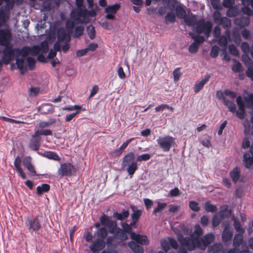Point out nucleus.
<instances>
[{"label":"nucleus","mask_w":253,"mask_h":253,"mask_svg":"<svg viewBox=\"0 0 253 253\" xmlns=\"http://www.w3.org/2000/svg\"><path fill=\"white\" fill-rule=\"evenodd\" d=\"M131 208L133 211V213L131 214L132 221H137L142 214V211L141 210L135 211V208L133 206H131Z\"/></svg>","instance_id":"39"},{"label":"nucleus","mask_w":253,"mask_h":253,"mask_svg":"<svg viewBox=\"0 0 253 253\" xmlns=\"http://www.w3.org/2000/svg\"><path fill=\"white\" fill-rule=\"evenodd\" d=\"M228 49L229 52L234 55V56H238L239 55V51L237 47L233 44H230L228 46Z\"/></svg>","instance_id":"57"},{"label":"nucleus","mask_w":253,"mask_h":253,"mask_svg":"<svg viewBox=\"0 0 253 253\" xmlns=\"http://www.w3.org/2000/svg\"><path fill=\"white\" fill-rule=\"evenodd\" d=\"M23 164L31 173H36L34 167L32 164V158L31 157L26 156L24 157L23 160Z\"/></svg>","instance_id":"22"},{"label":"nucleus","mask_w":253,"mask_h":253,"mask_svg":"<svg viewBox=\"0 0 253 253\" xmlns=\"http://www.w3.org/2000/svg\"><path fill=\"white\" fill-rule=\"evenodd\" d=\"M134 154L133 152H129L124 157L122 163V167H126V170L131 178L138 168L137 163L134 161Z\"/></svg>","instance_id":"4"},{"label":"nucleus","mask_w":253,"mask_h":253,"mask_svg":"<svg viewBox=\"0 0 253 253\" xmlns=\"http://www.w3.org/2000/svg\"><path fill=\"white\" fill-rule=\"evenodd\" d=\"M130 237L132 240L135 241L137 243L142 245L148 244L149 242L146 236L141 235L140 234H137L134 232H131L130 233Z\"/></svg>","instance_id":"17"},{"label":"nucleus","mask_w":253,"mask_h":253,"mask_svg":"<svg viewBox=\"0 0 253 253\" xmlns=\"http://www.w3.org/2000/svg\"><path fill=\"white\" fill-rule=\"evenodd\" d=\"M212 28L211 22H205L204 19L199 20L195 27L193 28V30L199 34L204 33L205 36L208 37L210 34Z\"/></svg>","instance_id":"7"},{"label":"nucleus","mask_w":253,"mask_h":253,"mask_svg":"<svg viewBox=\"0 0 253 253\" xmlns=\"http://www.w3.org/2000/svg\"><path fill=\"white\" fill-rule=\"evenodd\" d=\"M167 206V204L165 203H158V207L155 208L153 211V213L156 214L158 212H161Z\"/></svg>","instance_id":"53"},{"label":"nucleus","mask_w":253,"mask_h":253,"mask_svg":"<svg viewBox=\"0 0 253 253\" xmlns=\"http://www.w3.org/2000/svg\"><path fill=\"white\" fill-rule=\"evenodd\" d=\"M105 246V242L103 240L97 239L94 243L90 245L89 249L93 252L102 250Z\"/></svg>","instance_id":"18"},{"label":"nucleus","mask_w":253,"mask_h":253,"mask_svg":"<svg viewBox=\"0 0 253 253\" xmlns=\"http://www.w3.org/2000/svg\"><path fill=\"white\" fill-rule=\"evenodd\" d=\"M189 35L191 36L192 39L194 40V42L198 43L199 45H200L201 43H203L205 41V38L203 36H196L191 32L189 33Z\"/></svg>","instance_id":"40"},{"label":"nucleus","mask_w":253,"mask_h":253,"mask_svg":"<svg viewBox=\"0 0 253 253\" xmlns=\"http://www.w3.org/2000/svg\"><path fill=\"white\" fill-rule=\"evenodd\" d=\"M98 239L104 240L107 235V230L105 227H101L95 233Z\"/></svg>","instance_id":"30"},{"label":"nucleus","mask_w":253,"mask_h":253,"mask_svg":"<svg viewBox=\"0 0 253 253\" xmlns=\"http://www.w3.org/2000/svg\"><path fill=\"white\" fill-rule=\"evenodd\" d=\"M161 245L166 253L170 249V247L175 249L178 248V244L176 240L172 238H169L168 240L163 239L161 241Z\"/></svg>","instance_id":"15"},{"label":"nucleus","mask_w":253,"mask_h":253,"mask_svg":"<svg viewBox=\"0 0 253 253\" xmlns=\"http://www.w3.org/2000/svg\"><path fill=\"white\" fill-rule=\"evenodd\" d=\"M223 230L222 234V239L223 242L230 241L233 236V229L228 221L223 223Z\"/></svg>","instance_id":"12"},{"label":"nucleus","mask_w":253,"mask_h":253,"mask_svg":"<svg viewBox=\"0 0 253 253\" xmlns=\"http://www.w3.org/2000/svg\"><path fill=\"white\" fill-rule=\"evenodd\" d=\"M243 163L246 168H250L253 164V157L248 153H245L244 155Z\"/></svg>","instance_id":"28"},{"label":"nucleus","mask_w":253,"mask_h":253,"mask_svg":"<svg viewBox=\"0 0 253 253\" xmlns=\"http://www.w3.org/2000/svg\"><path fill=\"white\" fill-rule=\"evenodd\" d=\"M182 74L180 72V68H177L173 71V76L174 82H177L180 79Z\"/></svg>","instance_id":"48"},{"label":"nucleus","mask_w":253,"mask_h":253,"mask_svg":"<svg viewBox=\"0 0 253 253\" xmlns=\"http://www.w3.org/2000/svg\"><path fill=\"white\" fill-rule=\"evenodd\" d=\"M56 122V120L54 118H50L47 122H41L39 125V127L44 128L47 126H49L50 125L55 124Z\"/></svg>","instance_id":"41"},{"label":"nucleus","mask_w":253,"mask_h":253,"mask_svg":"<svg viewBox=\"0 0 253 253\" xmlns=\"http://www.w3.org/2000/svg\"><path fill=\"white\" fill-rule=\"evenodd\" d=\"M86 31L89 38L91 40L94 39L95 37V31L94 27L91 25H89L86 28Z\"/></svg>","instance_id":"45"},{"label":"nucleus","mask_w":253,"mask_h":253,"mask_svg":"<svg viewBox=\"0 0 253 253\" xmlns=\"http://www.w3.org/2000/svg\"><path fill=\"white\" fill-rule=\"evenodd\" d=\"M151 155L149 154H143L137 157V161L138 162L146 161L149 160L151 158Z\"/></svg>","instance_id":"61"},{"label":"nucleus","mask_w":253,"mask_h":253,"mask_svg":"<svg viewBox=\"0 0 253 253\" xmlns=\"http://www.w3.org/2000/svg\"><path fill=\"white\" fill-rule=\"evenodd\" d=\"M234 23L240 28L248 26L250 24V18L248 17L236 18L234 20Z\"/></svg>","instance_id":"20"},{"label":"nucleus","mask_w":253,"mask_h":253,"mask_svg":"<svg viewBox=\"0 0 253 253\" xmlns=\"http://www.w3.org/2000/svg\"><path fill=\"white\" fill-rule=\"evenodd\" d=\"M129 215L128 211H123L122 213L114 212L113 217L118 220H123L127 218Z\"/></svg>","instance_id":"34"},{"label":"nucleus","mask_w":253,"mask_h":253,"mask_svg":"<svg viewBox=\"0 0 253 253\" xmlns=\"http://www.w3.org/2000/svg\"><path fill=\"white\" fill-rule=\"evenodd\" d=\"M116 236L119 239L122 241L126 240L127 239V236L126 234V233L120 229H119Z\"/></svg>","instance_id":"51"},{"label":"nucleus","mask_w":253,"mask_h":253,"mask_svg":"<svg viewBox=\"0 0 253 253\" xmlns=\"http://www.w3.org/2000/svg\"><path fill=\"white\" fill-rule=\"evenodd\" d=\"M184 22L188 26L195 27L198 21L196 19V17L192 14L188 15L184 18Z\"/></svg>","instance_id":"24"},{"label":"nucleus","mask_w":253,"mask_h":253,"mask_svg":"<svg viewBox=\"0 0 253 253\" xmlns=\"http://www.w3.org/2000/svg\"><path fill=\"white\" fill-rule=\"evenodd\" d=\"M61 49V45L60 42H56L53 45V48H51L48 54L47 57L50 59L53 58L56 55L57 51Z\"/></svg>","instance_id":"26"},{"label":"nucleus","mask_w":253,"mask_h":253,"mask_svg":"<svg viewBox=\"0 0 253 253\" xmlns=\"http://www.w3.org/2000/svg\"><path fill=\"white\" fill-rule=\"evenodd\" d=\"M203 233V231L200 226L199 225H196L195 226V230L191 239L196 237L200 238V237L202 235Z\"/></svg>","instance_id":"42"},{"label":"nucleus","mask_w":253,"mask_h":253,"mask_svg":"<svg viewBox=\"0 0 253 253\" xmlns=\"http://www.w3.org/2000/svg\"><path fill=\"white\" fill-rule=\"evenodd\" d=\"M71 17H72L71 16ZM73 20V21H69L68 20V21H67L66 22V27L67 28V29H68V32L71 33L74 27H75V23L76 24H79L80 23H78L77 22V21H75V20L72 18Z\"/></svg>","instance_id":"47"},{"label":"nucleus","mask_w":253,"mask_h":253,"mask_svg":"<svg viewBox=\"0 0 253 253\" xmlns=\"http://www.w3.org/2000/svg\"><path fill=\"white\" fill-rule=\"evenodd\" d=\"M58 42H68L70 41L71 36L70 33H67L64 29H60L57 32Z\"/></svg>","instance_id":"19"},{"label":"nucleus","mask_w":253,"mask_h":253,"mask_svg":"<svg viewBox=\"0 0 253 253\" xmlns=\"http://www.w3.org/2000/svg\"><path fill=\"white\" fill-rule=\"evenodd\" d=\"M224 104L228 107L229 110L234 113L236 111V106L234 100H230L228 98H223Z\"/></svg>","instance_id":"25"},{"label":"nucleus","mask_w":253,"mask_h":253,"mask_svg":"<svg viewBox=\"0 0 253 253\" xmlns=\"http://www.w3.org/2000/svg\"><path fill=\"white\" fill-rule=\"evenodd\" d=\"M157 142L164 152L169 151L175 144V138L169 135L160 136L157 139Z\"/></svg>","instance_id":"8"},{"label":"nucleus","mask_w":253,"mask_h":253,"mask_svg":"<svg viewBox=\"0 0 253 253\" xmlns=\"http://www.w3.org/2000/svg\"><path fill=\"white\" fill-rule=\"evenodd\" d=\"M100 221L102 225L108 228L110 233H113L114 232L117 227V223L115 221L110 220L105 215L101 216Z\"/></svg>","instance_id":"13"},{"label":"nucleus","mask_w":253,"mask_h":253,"mask_svg":"<svg viewBox=\"0 0 253 253\" xmlns=\"http://www.w3.org/2000/svg\"><path fill=\"white\" fill-rule=\"evenodd\" d=\"M128 246L135 253H143L144 252L143 248L133 241L128 243Z\"/></svg>","instance_id":"31"},{"label":"nucleus","mask_w":253,"mask_h":253,"mask_svg":"<svg viewBox=\"0 0 253 253\" xmlns=\"http://www.w3.org/2000/svg\"><path fill=\"white\" fill-rule=\"evenodd\" d=\"M40 146L39 141L37 138H33L30 141L29 147L32 150L37 151L39 150Z\"/></svg>","instance_id":"37"},{"label":"nucleus","mask_w":253,"mask_h":253,"mask_svg":"<svg viewBox=\"0 0 253 253\" xmlns=\"http://www.w3.org/2000/svg\"><path fill=\"white\" fill-rule=\"evenodd\" d=\"M165 19L167 21L174 22L175 20V16L174 13L172 12L168 13L166 16Z\"/></svg>","instance_id":"63"},{"label":"nucleus","mask_w":253,"mask_h":253,"mask_svg":"<svg viewBox=\"0 0 253 253\" xmlns=\"http://www.w3.org/2000/svg\"><path fill=\"white\" fill-rule=\"evenodd\" d=\"M26 226L31 233L37 232L41 228V224L38 216L33 218L27 217Z\"/></svg>","instance_id":"10"},{"label":"nucleus","mask_w":253,"mask_h":253,"mask_svg":"<svg viewBox=\"0 0 253 253\" xmlns=\"http://www.w3.org/2000/svg\"><path fill=\"white\" fill-rule=\"evenodd\" d=\"M50 189V186L47 184H42L37 187V194L41 196L43 193L47 192Z\"/></svg>","instance_id":"33"},{"label":"nucleus","mask_w":253,"mask_h":253,"mask_svg":"<svg viewBox=\"0 0 253 253\" xmlns=\"http://www.w3.org/2000/svg\"><path fill=\"white\" fill-rule=\"evenodd\" d=\"M165 109H168L171 111H173V108L167 104H161L155 108L156 112H160L163 111Z\"/></svg>","instance_id":"56"},{"label":"nucleus","mask_w":253,"mask_h":253,"mask_svg":"<svg viewBox=\"0 0 253 253\" xmlns=\"http://www.w3.org/2000/svg\"><path fill=\"white\" fill-rule=\"evenodd\" d=\"M243 239V234H236L233 240V246L237 248L242 244Z\"/></svg>","instance_id":"29"},{"label":"nucleus","mask_w":253,"mask_h":253,"mask_svg":"<svg viewBox=\"0 0 253 253\" xmlns=\"http://www.w3.org/2000/svg\"><path fill=\"white\" fill-rule=\"evenodd\" d=\"M41 51V47L39 45H34L31 47L25 46L21 49L22 54L24 55H36Z\"/></svg>","instance_id":"16"},{"label":"nucleus","mask_w":253,"mask_h":253,"mask_svg":"<svg viewBox=\"0 0 253 253\" xmlns=\"http://www.w3.org/2000/svg\"><path fill=\"white\" fill-rule=\"evenodd\" d=\"M228 9L226 12V15L227 16L230 17H233L236 16L239 12L238 9L235 6H231L228 7Z\"/></svg>","instance_id":"36"},{"label":"nucleus","mask_w":253,"mask_h":253,"mask_svg":"<svg viewBox=\"0 0 253 253\" xmlns=\"http://www.w3.org/2000/svg\"><path fill=\"white\" fill-rule=\"evenodd\" d=\"M241 35L245 40H251L252 39L251 33L250 31L247 29H243L241 31Z\"/></svg>","instance_id":"50"},{"label":"nucleus","mask_w":253,"mask_h":253,"mask_svg":"<svg viewBox=\"0 0 253 253\" xmlns=\"http://www.w3.org/2000/svg\"><path fill=\"white\" fill-rule=\"evenodd\" d=\"M219 48L216 46L214 45L212 47L211 52L210 53L211 56L212 58H215L218 56Z\"/></svg>","instance_id":"60"},{"label":"nucleus","mask_w":253,"mask_h":253,"mask_svg":"<svg viewBox=\"0 0 253 253\" xmlns=\"http://www.w3.org/2000/svg\"><path fill=\"white\" fill-rule=\"evenodd\" d=\"M215 237L211 233H209L202 238H193L190 239L189 237H184L182 235L178 236V240L182 245L185 246L189 251L194 250L196 247L204 250L208 246L212 243Z\"/></svg>","instance_id":"1"},{"label":"nucleus","mask_w":253,"mask_h":253,"mask_svg":"<svg viewBox=\"0 0 253 253\" xmlns=\"http://www.w3.org/2000/svg\"><path fill=\"white\" fill-rule=\"evenodd\" d=\"M214 22L218 24L223 17L221 16V13L218 11H215L212 15Z\"/></svg>","instance_id":"49"},{"label":"nucleus","mask_w":253,"mask_h":253,"mask_svg":"<svg viewBox=\"0 0 253 253\" xmlns=\"http://www.w3.org/2000/svg\"><path fill=\"white\" fill-rule=\"evenodd\" d=\"M22 54L21 49L19 48H8L7 46L3 50L2 59L5 64H9L14 57L19 58Z\"/></svg>","instance_id":"6"},{"label":"nucleus","mask_w":253,"mask_h":253,"mask_svg":"<svg viewBox=\"0 0 253 253\" xmlns=\"http://www.w3.org/2000/svg\"><path fill=\"white\" fill-rule=\"evenodd\" d=\"M232 219L234 221V226L236 231L238 232L239 234H244L245 229L242 227V225L239 220L235 216H233Z\"/></svg>","instance_id":"32"},{"label":"nucleus","mask_w":253,"mask_h":253,"mask_svg":"<svg viewBox=\"0 0 253 253\" xmlns=\"http://www.w3.org/2000/svg\"><path fill=\"white\" fill-rule=\"evenodd\" d=\"M21 58L16 59V63L18 68L20 70L21 74H24L27 71V67L30 70H33L35 66L36 61L32 57H27V55L21 54Z\"/></svg>","instance_id":"5"},{"label":"nucleus","mask_w":253,"mask_h":253,"mask_svg":"<svg viewBox=\"0 0 253 253\" xmlns=\"http://www.w3.org/2000/svg\"><path fill=\"white\" fill-rule=\"evenodd\" d=\"M224 93L226 96L230 100H234L235 98L237 97V93L234 91L226 90L224 91Z\"/></svg>","instance_id":"54"},{"label":"nucleus","mask_w":253,"mask_h":253,"mask_svg":"<svg viewBox=\"0 0 253 253\" xmlns=\"http://www.w3.org/2000/svg\"><path fill=\"white\" fill-rule=\"evenodd\" d=\"M84 31V27L82 26H78L76 28L74 32V37L76 38L79 37L83 35Z\"/></svg>","instance_id":"52"},{"label":"nucleus","mask_w":253,"mask_h":253,"mask_svg":"<svg viewBox=\"0 0 253 253\" xmlns=\"http://www.w3.org/2000/svg\"><path fill=\"white\" fill-rule=\"evenodd\" d=\"M225 35H222L219 38L218 43V44L222 47H226L228 40L230 38V33L228 30L225 31Z\"/></svg>","instance_id":"21"},{"label":"nucleus","mask_w":253,"mask_h":253,"mask_svg":"<svg viewBox=\"0 0 253 253\" xmlns=\"http://www.w3.org/2000/svg\"><path fill=\"white\" fill-rule=\"evenodd\" d=\"M205 208L208 212H214L217 210L216 206L211 204L210 202L205 203Z\"/></svg>","instance_id":"44"},{"label":"nucleus","mask_w":253,"mask_h":253,"mask_svg":"<svg viewBox=\"0 0 253 253\" xmlns=\"http://www.w3.org/2000/svg\"><path fill=\"white\" fill-rule=\"evenodd\" d=\"M199 47L198 44L194 42L189 46V51L191 53H194L197 51Z\"/></svg>","instance_id":"62"},{"label":"nucleus","mask_w":253,"mask_h":253,"mask_svg":"<svg viewBox=\"0 0 253 253\" xmlns=\"http://www.w3.org/2000/svg\"><path fill=\"white\" fill-rule=\"evenodd\" d=\"M43 155L49 159L55 161H59L60 160L59 157L55 153L51 151L45 152Z\"/></svg>","instance_id":"38"},{"label":"nucleus","mask_w":253,"mask_h":253,"mask_svg":"<svg viewBox=\"0 0 253 253\" xmlns=\"http://www.w3.org/2000/svg\"><path fill=\"white\" fill-rule=\"evenodd\" d=\"M189 208L194 211H198L200 210L198 203L195 201H190L189 202Z\"/></svg>","instance_id":"58"},{"label":"nucleus","mask_w":253,"mask_h":253,"mask_svg":"<svg viewBox=\"0 0 253 253\" xmlns=\"http://www.w3.org/2000/svg\"><path fill=\"white\" fill-rule=\"evenodd\" d=\"M175 10L176 15L179 18L184 19V18L186 16V11L181 6H177Z\"/></svg>","instance_id":"43"},{"label":"nucleus","mask_w":253,"mask_h":253,"mask_svg":"<svg viewBox=\"0 0 253 253\" xmlns=\"http://www.w3.org/2000/svg\"><path fill=\"white\" fill-rule=\"evenodd\" d=\"M119 3L110 5L105 8V12L107 13L105 18L109 20H113L115 18V14L120 8Z\"/></svg>","instance_id":"14"},{"label":"nucleus","mask_w":253,"mask_h":253,"mask_svg":"<svg viewBox=\"0 0 253 253\" xmlns=\"http://www.w3.org/2000/svg\"><path fill=\"white\" fill-rule=\"evenodd\" d=\"M242 60L246 65H249L253 64V62L248 54H244L242 55Z\"/></svg>","instance_id":"55"},{"label":"nucleus","mask_w":253,"mask_h":253,"mask_svg":"<svg viewBox=\"0 0 253 253\" xmlns=\"http://www.w3.org/2000/svg\"><path fill=\"white\" fill-rule=\"evenodd\" d=\"M230 176L232 178L233 182L236 183L239 179L240 176V169L238 167H235L230 171Z\"/></svg>","instance_id":"27"},{"label":"nucleus","mask_w":253,"mask_h":253,"mask_svg":"<svg viewBox=\"0 0 253 253\" xmlns=\"http://www.w3.org/2000/svg\"><path fill=\"white\" fill-rule=\"evenodd\" d=\"M222 248V245L220 243L213 244L209 248V251L211 253H218Z\"/></svg>","instance_id":"35"},{"label":"nucleus","mask_w":253,"mask_h":253,"mask_svg":"<svg viewBox=\"0 0 253 253\" xmlns=\"http://www.w3.org/2000/svg\"><path fill=\"white\" fill-rule=\"evenodd\" d=\"M236 102L239 107L238 110L236 112L237 116L241 119L245 117V107L251 109L253 112V94H250L244 96V101L241 96H238L236 98Z\"/></svg>","instance_id":"2"},{"label":"nucleus","mask_w":253,"mask_h":253,"mask_svg":"<svg viewBox=\"0 0 253 253\" xmlns=\"http://www.w3.org/2000/svg\"><path fill=\"white\" fill-rule=\"evenodd\" d=\"M210 78V75H207L204 79L202 80L199 82L196 83L194 87V90L195 92L198 93L199 92L201 89L203 87L204 85L209 81Z\"/></svg>","instance_id":"23"},{"label":"nucleus","mask_w":253,"mask_h":253,"mask_svg":"<svg viewBox=\"0 0 253 253\" xmlns=\"http://www.w3.org/2000/svg\"><path fill=\"white\" fill-rule=\"evenodd\" d=\"M218 25H222L224 28H228L231 26V22L227 17H223Z\"/></svg>","instance_id":"46"},{"label":"nucleus","mask_w":253,"mask_h":253,"mask_svg":"<svg viewBox=\"0 0 253 253\" xmlns=\"http://www.w3.org/2000/svg\"><path fill=\"white\" fill-rule=\"evenodd\" d=\"M96 10L91 9L87 11L85 6H84L83 10L75 9L71 12L72 18L78 23H87L89 22V18L88 16L92 17L96 16Z\"/></svg>","instance_id":"3"},{"label":"nucleus","mask_w":253,"mask_h":253,"mask_svg":"<svg viewBox=\"0 0 253 253\" xmlns=\"http://www.w3.org/2000/svg\"><path fill=\"white\" fill-rule=\"evenodd\" d=\"M246 75L253 81V64L250 65L246 72Z\"/></svg>","instance_id":"64"},{"label":"nucleus","mask_w":253,"mask_h":253,"mask_svg":"<svg viewBox=\"0 0 253 253\" xmlns=\"http://www.w3.org/2000/svg\"><path fill=\"white\" fill-rule=\"evenodd\" d=\"M75 167L71 163H65L60 165L58 173L61 176H70L76 172Z\"/></svg>","instance_id":"9"},{"label":"nucleus","mask_w":253,"mask_h":253,"mask_svg":"<svg viewBox=\"0 0 253 253\" xmlns=\"http://www.w3.org/2000/svg\"><path fill=\"white\" fill-rule=\"evenodd\" d=\"M11 39L10 31L7 29L0 28V45L6 47L9 44Z\"/></svg>","instance_id":"11"},{"label":"nucleus","mask_w":253,"mask_h":253,"mask_svg":"<svg viewBox=\"0 0 253 253\" xmlns=\"http://www.w3.org/2000/svg\"><path fill=\"white\" fill-rule=\"evenodd\" d=\"M241 47L244 54H248L250 51V47L249 43L247 42H243Z\"/></svg>","instance_id":"59"}]
</instances>
